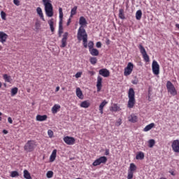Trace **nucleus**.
I'll return each mask as SVG.
<instances>
[{
  "instance_id": "nucleus-4",
  "label": "nucleus",
  "mask_w": 179,
  "mask_h": 179,
  "mask_svg": "<svg viewBox=\"0 0 179 179\" xmlns=\"http://www.w3.org/2000/svg\"><path fill=\"white\" fill-rule=\"evenodd\" d=\"M59 22L58 34L59 37H62V33H64V27H62V19H64V13L62 12V8H59Z\"/></svg>"
},
{
  "instance_id": "nucleus-56",
  "label": "nucleus",
  "mask_w": 179,
  "mask_h": 179,
  "mask_svg": "<svg viewBox=\"0 0 179 179\" xmlns=\"http://www.w3.org/2000/svg\"><path fill=\"white\" fill-rule=\"evenodd\" d=\"M69 24H71V18H69L67 22V26H69Z\"/></svg>"
},
{
  "instance_id": "nucleus-10",
  "label": "nucleus",
  "mask_w": 179,
  "mask_h": 179,
  "mask_svg": "<svg viewBox=\"0 0 179 179\" xmlns=\"http://www.w3.org/2000/svg\"><path fill=\"white\" fill-rule=\"evenodd\" d=\"M134 71V64L132 62H129L127 67L124 69V76H129Z\"/></svg>"
},
{
  "instance_id": "nucleus-25",
  "label": "nucleus",
  "mask_w": 179,
  "mask_h": 179,
  "mask_svg": "<svg viewBox=\"0 0 179 179\" xmlns=\"http://www.w3.org/2000/svg\"><path fill=\"white\" fill-rule=\"evenodd\" d=\"M90 53L91 54V55H92V57H97L99 54V50L96 48H92L90 50Z\"/></svg>"
},
{
  "instance_id": "nucleus-23",
  "label": "nucleus",
  "mask_w": 179,
  "mask_h": 179,
  "mask_svg": "<svg viewBox=\"0 0 179 179\" xmlns=\"http://www.w3.org/2000/svg\"><path fill=\"white\" fill-rule=\"evenodd\" d=\"M76 96L78 99H80V100H83V92H82V90L79 87L76 88Z\"/></svg>"
},
{
  "instance_id": "nucleus-61",
  "label": "nucleus",
  "mask_w": 179,
  "mask_h": 179,
  "mask_svg": "<svg viewBox=\"0 0 179 179\" xmlns=\"http://www.w3.org/2000/svg\"><path fill=\"white\" fill-rule=\"evenodd\" d=\"M2 87V83L0 82V89Z\"/></svg>"
},
{
  "instance_id": "nucleus-41",
  "label": "nucleus",
  "mask_w": 179,
  "mask_h": 179,
  "mask_svg": "<svg viewBox=\"0 0 179 179\" xmlns=\"http://www.w3.org/2000/svg\"><path fill=\"white\" fill-rule=\"evenodd\" d=\"M53 176H54V172H52V171H48L46 173V177L48 178H52Z\"/></svg>"
},
{
  "instance_id": "nucleus-6",
  "label": "nucleus",
  "mask_w": 179,
  "mask_h": 179,
  "mask_svg": "<svg viewBox=\"0 0 179 179\" xmlns=\"http://www.w3.org/2000/svg\"><path fill=\"white\" fill-rule=\"evenodd\" d=\"M166 89L168 93H170L171 96H177V90H176V87H174V85L171 81H167Z\"/></svg>"
},
{
  "instance_id": "nucleus-31",
  "label": "nucleus",
  "mask_w": 179,
  "mask_h": 179,
  "mask_svg": "<svg viewBox=\"0 0 179 179\" xmlns=\"http://www.w3.org/2000/svg\"><path fill=\"white\" fill-rule=\"evenodd\" d=\"M3 79H4L5 82L10 83V80H12V77H10V76H8V74H3Z\"/></svg>"
},
{
  "instance_id": "nucleus-62",
  "label": "nucleus",
  "mask_w": 179,
  "mask_h": 179,
  "mask_svg": "<svg viewBox=\"0 0 179 179\" xmlns=\"http://www.w3.org/2000/svg\"><path fill=\"white\" fill-rule=\"evenodd\" d=\"M2 50V46L0 45V51Z\"/></svg>"
},
{
  "instance_id": "nucleus-39",
  "label": "nucleus",
  "mask_w": 179,
  "mask_h": 179,
  "mask_svg": "<svg viewBox=\"0 0 179 179\" xmlns=\"http://www.w3.org/2000/svg\"><path fill=\"white\" fill-rule=\"evenodd\" d=\"M155 143H156V141H155V140L153 139L149 140L148 141L149 148H153V146H155Z\"/></svg>"
},
{
  "instance_id": "nucleus-26",
  "label": "nucleus",
  "mask_w": 179,
  "mask_h": 179,
  "mask_svg": "<svg viewBox=\"0 0 179 179\" xmlns=\"http://www.w3.org/2000/svg\"><path fill=\"white\" fill-rule=\"evenodd\" d=\"M129 121L130 122H133V123L137 122H138V116L135 115L134 114L131 115L130 117H129Z\"/></svg>"
},
{
  "instance_id": "nucleus-15",
  "label": "nucleus",
  "mask_w": 179,
  "mask_h": 179,
  "mask_svg": "<svg viewBox=\"0 0 179 179\" xmlns=\"http://www.w3.org/2000/svg\"><path fill=\"white\" fill-rule=\"evenodd\" d=\"M8 37V34H6L5 32L0 31V43H2V44H3V43H6Z\"/></svg>"
},
{
  "instance_id": "nucleus-13",
  "label": "nucleus",
  "mask_w": 179,
  "mask_h": 179,
  "mask_svg": "<svg viewBox=\"0 0 179 179\" xmlns=\"http://www.w3.org/2000/svg\"><path fill=\"white\" fill-rule=\"evenodd\" d=\"M171 148L175 153H179V140H174L172 142Z\"/></svg>"
},
{
  "instance_id": "nucleus-37",
  "label": "nucleus",
  "mask_w": 179,
  "mask_h": 179,
  "mask_svg": "<svg viewBox=\"0 0 179 179\" xmlns=\"http://www.w3.org/2000/svg\"><path fill=\"white\" fill-rule=\"evenodd\" d=\"M24 178L26 179H31V176H30V173H29V171H24Z\"/></svg>"
},
{
  "instance_id": "nucleus-51",
  "label": "nucleus",
  "mask_w": 179,
  "mask_h": 179,
  "mask_svg": "<svg viewBox=\"0 0 179 179\" xmlns=\"http://www.w3.org/2000/svg\"><path fill=\"white\" fill-rule=\"evenodd\" d=\"M8 122H9V124H13V120H12V117H10L8 118Z\"/></svg>"
},
{
  "instance_id": "nucleus-42",
  "label": "nucleus",
  "mask_w": 179,
  "mask_h": 179,
  "mask_svg": "<svg viewBox=\"0 0 179 179\" xmlns=\"http://www.w3.org/2000/svg\"><path fill=\"white\" fill-rule=\"evenodd\" d=\"M94 47V43H93V41H90L88 43L89 51H90V50H92Z\"/></svg>"
},
{
  "instance_id": "nucleus-1",
  "label": "nucleus",
  "mask_w": 179,
  "mask_h": 179,
  "mask_svg": "<svg viewBox=\"0 0 179 179\" xmlns=\"http://www.w3.org/2000/svg\"><path fill=\"white\" fill-rule=\"evenodd\" d=\"M42 2L45 6L46 16L52 17L54 16V8L51 3V0H42Z\"/></svg>"
},
{
  "instance_id": "nucleus-5",
  "label": "nucleus",
  "mask_w": 179,
  "mask_h": 179,
  "mask_svg": "<svg viewBox=\"0 0 179 179\" xmlns=\"http://www.w3.org/2000/svg\"><path fill=\"white\" fill-rule=\"evenodd\" d=\"M85 38H87V33H86V29L82 27H80L77 33V38L79 41H82V39Z\"/></svg>"
},
{
  "instance_id": "nucleus-55",
  "label": "nucleus",
  "mask_w": 179,
  "mask_h": 179,
  "mask_svg": "<svg viewBox=\"0 0 179 179\" xmlns=\"http://www.w3.org/2000/svg\"><path fill=\"white\" fill-rule=\"evenodd\" d=\"M117 125H121L122 124V122H121V119H119V122H117Z\"/></svg>"
},
{
  "instance_id": "nucleus-7",
  "label": "nucleus",
  "mask_w": 179,
  "mask_h": 179,
  "mask_svg": "<svg viewBox=\"0 0 179 179\" xmlns=\"http://www.w3.org/2000/svg\"><path fill=\"white\" fill-rule=\"evenodd\" d=\"M138 48L141 55H143V58L145 62H149V61H150V58L149 57V55L146 52V50L145 49L143 45H142V44H140L138 45Z\"/></svg>"
},
{
  "instance_id": "nucleus-58",
  "label": "nucleus",
  "mask_w": 179,
  "mask_h": 179,
  "mask_svg": "<svg viewBox=\"0 0 179 179\" xmlns=\"http://www.w3.org/2000/svg\"><path fill=\"white\" fill-rule=\"evenodd\" d=\"M2 115V113L0 112V121H2V117H1Z\"/></svg>"
},
{
  "instance_id": "nucleus-36",
  "label": "nucleus",
  "mask_w": 179,
  "mask_h": 179,
  "mask_svg": "<svg viewBox=\"0 0 179 179\" xmlns=\"http://www.w3.org/2000/svg\"><path fill=\"white\" fill-rule=\"evenodd\" d=\"M136 165H135V164L134 163L130 164L129 171L134 173V171H136Z\"/></svg>"
},
{
  "instance_id": "nucleus-30",
  "label": "nucleus",
  "mask_w": 179,
  "mask_h": 179,
  "mask_svg": "<svg viewBox=\"0 0 179 179\" xmlns=\"http://www.w3.org/2000/svg\"><path fill=\"white\" fill-rule=\"evenodd\" d=\"M154 127H155V123H150L143 129V131L144 132H148V131H150L152 128H154Z\"/></svg>"
},
{
  "instance_id": "nucleus-14",
  "label": "nucleus",
  "mask_w": 179,
  "mask_h": 179,
  "mask_svg": "<svg viewBox=\"0 0 179 179\" xmlns=\"http://www.w3.org/2000/svg\"><path fill=\"white\" fill-rule=\"evenodd\" d=\"M99 75L103 76V78H108L110 71L107 69H101L99 70Z\"/></svg>"
},
{
  "instance_id": "nucleus-43",
  "label": "nucleus",
  "mask_w": 179,
  "mask_h": 179,
  "mask_svg": "<svg viewBox=\"0 0 179 179\" xmlns=\"http://www.w3.org/2000/svg\"><path fill=\"white\" fill-rule=\"evenodd\" d=\"M83 43V46L85 48H87V38H84L82 39Z\"/></svg>"
},
{
  "instance_id": "nucleus-18",
  "label": "nucleus",
  "mask_w": 179,
  "mask_h": 179,
  "mask_svg": "<svg viewBox=\"0 0 179 179\" xmlns=\"http://www.w3.org/2000/svg\"><path fill=\"white\" fill-rule=\"evenodd\" d=\"M102 82H103V78L101 76L97 77V83H96V87H97V92H100L101 90V87L102 85Z\"/></svg>"
},
{
  "instance_id": "nucleus-60",
  "label": "nucleus",
  "mask_w": 179,
  "mask_h": 179,
  "mask_svg": "<svg viewBox=\"0 0 179 179\" xmlns=\"http://www.w3.org/2000/svg\"><path fill=\"white\" fill-rule=\"evenodd\" d=\"M109 153H110V152H108V150H106V155H109Z\"/></svg>"
},
{
  "instance_id": "nucleus-33",
  "label": "nucleus",
  "mask_w": 179,
  "mask_h": 179,
  "mask_svg": "<svg viewBox=\"0 0 179 179\" xmlns=\"http://www.w3.org/2000/svg\"><path fill=\"white\" fill-rule=\"evenodd\" d=\"M136 20H141V19H142V10H138L136 11Z\"/></svg>"
},
{
  "instance_id": "nucleus-52",
  "label": "nucleus",
  "mask_w": 179,
  "mask_h": 179,
  "mask_svg": "<svg viewBox=\"0 0 179 179\" xmlns=\"http://www.w3.org/2000/svg\"><path fill=\"white\" fill-rule=\"evenodd\" d=\"M88 73H90V75H91V76H93V75H94V73H95L94 71H90Z\"/></svg>"
},
{
  "instance_id": "nucleus-50",
  "label": "nucleus",
  "mask_w": 179,
  "mask_h": 179,
  "mask_svg": "<svg viewBox=\"0 0 179 179\" xmlns=\"http://www.w3.org/2000/svg\"><path fill=\"white\" fill-rule=\"evenodd\" d=\"M96 46L97 48H101V42H97Z\"/></svg>"
},
{
  "instance_id": "nucleus-8",
  "label": "nucleus",
  "mask_w": 179,
  "mask_h": 179,
  "mask_svg": "<svg viewBox=\"0 0 179 179\" xmlns=\"http://www.w3.org/2000/svg\"><path fill=\"white\" fill-rule=\"evenodd\" d=\"M152 73L157 76L160 73V65H159V63L156 60L152 61Z\"/></svg>"
},
{
  "instance_id": "nucleus-64",
  "label": "nucleus",
  "mask_w": 179,
  "mask_h": 179,
  "mask_svg": "<svg viewBox=\"0 0 179 179\" xmlns=\"http://www.w3.org/2000/svg\"><path fill=\"white\" fill-rule=\"evenodd\" d=\"M166 1H170V0H166Z\"/></svg>"
},
{
  "instance_id": "nucleus-11",
  "label": "nucleus",
  "mask_w": 179,
  "mask_h": 179,
  "mask_svg": "<svg viewBox=\"0 0 179 179\" xmlns=\"http://www.w3.org/2000/svg\"><path fill=\"white\" fill-rule=\"evenodd\" d=\"M69 36V33L68 32H65L63 36H62V38L61 41L62 45H60L61 48H65V47H66L68 43V36Z\"/></svg>"
},
{
  "instance_id": "nucleus-9",
  "label": "nucleus",
  "mask_w": 179,
  "mask_h": 179,
  "mask_svg": "<svg viewBox=\"0 0 179 179\" xmlns=\"http://www.w3.org/2000/svg\"><path fill=\"white\" fill-rule=\"evenodd\" d=\"M106 163H107V157L103 156L96 159L92 163V166H94V167H96L97 166H100V164H106Z\"/></svg>"
},
{
  "instance_id": "nucleus-12",
  "label": "nucleus",
  "mask_w": 179,
  "mask_h": 179,
  "mask_svg": "<svg viewBox=\"0 0 179 179\" xmlns=\"http://www.w3.org/2000/svg\"><path fill=\"white\" fill-rule=\"evenodd\" d=\"M63 141L65 142V143H66V145H75V142H76L75 138L68 136L64 137Z\"/></svg>"
},
{
  "instance_id": "nucleus-44",
  "label": "nucleus",
  "mask_w": 179,
  "mask_h": 179,
  "mask_svg": "<svg viewBox=\"0 0 179 179\" xmlns=\"http://www.w3.org/2000/svg\"><path fill=\"white\" fill-rule=\"evenodd\" d=\"M83 74V73L82 71L77 72L75 75V78H76V79H79V78L82 77Z\"/></svg>"
},
{
  "instance_id": "nucleus-22",
  "label": "nucleus",
  "mask_w": 179,
  "mask_h": 179,
  "mask_svg": "<svg viewBox=\"0 0 179 179\" xmlns=\"http://www.w3.org/2000/svg\"><path fill=\"white\" fill-rule=\"evenodd\" d=\"M36 12H37L38 15H39V17H41V19L43 22H45V19H44V14H43V10L40 7H38L36 8Z\"/></svg>"
},
{
  "instance_id": "nucleus-19",
  "label": "nucleus",
  "mask_w": 179,
  "mask_h": 179,
  "mask_svg": "<svg viewBox=\"0 0 179 179\" xmlns=\"http://www.w3.org/2000/svg\"><path fill=\"white\" fill-rule=\"evenodd\" d=\"M121 108L117 103L113 104V106L110 108V111H113L114 113H117V111H120Z\"/></svg>"
},
{
  "instance_id": "nucleus-29",
  "label": "nucleus",
  "mask_w": 179,
  "mask_h": 179,
  "mask_svg": "<svg viewBox=\"0 0 179 179\" xmlns=\"http://www.w3.org/2000/svg\"><path fill=\"white\" fill-rule=\"evenodd\" d=\"M136 160H143L145 159V154L143 152H138L136 156Z\"/></svg>"
},
{
  "instance_id": "nucleus-63",
  "label": "nucleus",
  "mask_w": 179,
  "mask_h": 179,
  "mask_svg": "<svg viewBox=\"0 0 179 179\" xmlns=\"http://www.w3.org/2000/svg\"><path fill=\"white\" fill-rule=\"evenodd\" d=\"M160 179H167V178L162 177L160 178Z\"/></svg>"
},
{
  "instance_id": "nucleus-16",
  "label": "nucleus",
  "mask_w": 179,
  "mask_h": 179,
  "mask_svg": "<svg viewBox=\"0 0 179 179\" xmlns=\"http://www.w3.org/2000/svg\"><path fill=\"white\" fill-rule=\"evenodd\" d=\"M79 24L80 25V27L85 28L87 26V21H86V18L85 17L81 16L79 19Z\"/></svg>"
},
{
  "instance_id": "nucleus-35",
  "label": "nucleus",
  "mask_w": 179,
  "mask_h": 179,
  "mask_svg": "<svg viewBox=\"0 0 179 179\" xmlns=\"http://www.w3.org/2000/svg\"><path fill=\"white\" fill-rule=\"evenodd\" d=\"M17 92H19V89L17 87H14L11 89V97H13L17 94Z\"/></svg>"
},
{
  "instance_id": "nucleus-59",
  "label": "nucleus",
  "mask_w": 179,
  "mask_h": 179,
  "mask_svg": "<svg viewBox=\"0 0 179 179\" xmlns=\"http://www.w3.org/2000/svg\"><path fill=\"white\" fill-rule=\"evenodd\" d=\"M176 27H177V29H179V24H176Z\"/></svg>"
},
{
  "instance_id": "nucleus-27",
  "label": "nucleus",
  "mask_w": 179,
  "mask_h": 179,
  "mask_svg": "<svg viewBox=\"0 0 179 179\" xmlns=\"http://www.w3.org/2000/svg\"><path fill=\"white\" fill-rule=\"evenodd\" d=\"M118 16H119L120 19H122V20H125V13L124 11V9L120 8L119 10V15H118Z\"/></svg>"
},
{
  "instance_id": "nucleus-2",
  "label": "nucleus",
  "mask_w": 179,
  "mask_h": 179,
  "mask_svg": "<svg viewBox=\"0 0 179 179\" xmlns=\"http://www.w3.org/2000/svg\"><path fill=\"white\" fill-rule=\"evenodd\" d=\"M128 97L129 101L127 103V107L129 108H134V107L135 106V103H136V101H135V91L134 90V88H130L129 90Z\"/></svg>"
},
{
  "instance_id": "nucleus-32",
  "label": "nucleus",
  "mask_w": 179,
  "mask_h": 179,
  "mask_svg": "<svg viewBox=\"0 0 179 179\" xmlns=\"http://www.w3.org/2000/svg\"><path fill=\"white\" fill-rule=\"evenodd\" d=\"M48 24L50 26V30L52 33H54V19H51L48 21Z\"/></svg>"
},
{
  "instance_id": "nucleus-49",
  "label": "nucleus",
  "mask_w": 179,
  "mask_h": 179,
  "mask_svg": "<svg viewBox=\"0 0 179 179\" xmlns=\"http://www.w3.org/2000/svg\"><path fill=\"white\" fill-rule=\"evenodd\" d=\"M14 5H16V6H19L20 5V1L19 0H13Z\"/></svg>"
},
{
  "instance_id": "nucleus-28",
  "label": "nucleus",
  "mask_w": 179,
  "mask_h": 179,
  "mask_svg": "<svg viewBox=\"0 0 179 179\" xmlns=\"http://www.w3.org/2000/svg\"><path fill=\"white\" fill-rule=\"evenodd\" d=\"M61 108V106L58 104H55L52 108V114H57L58 113V110Z\"/></svg>"
},
{
  "instance_id": "nucleus-40",
  "label": "nucleus",
  "mask_w": 179,
  "mask_h": 179,
  "mask_svg": "<svg viewBox=\"0 0 179 179\" xmlns=\"http://www.w3.org/2000/svg\"><path fill=\"white\" fill-rule=\"evenodd\" d=\"M10 177L13 178H15V177H19V172L16 171H12L10 173Z\"/></svg>"
},
{
  "instance_id": "nucleus-20",
  "label": "nucleus",
  "mask_w": 179,
  "mask_h": 179,
  "mask_svg": "<svg viewBox=\"0 0 179 179\" xmlns=\"http://www.w3.org/2000/svg\"><path fill=\"white\" fill-rule=\"evenodd\" d=\"M47 118H48V117L47 116V115H38L36 117V121H40V122H43V121H47Z\"/></svg>"
},
{
  "instance_id": "nucleus-47",
  "label": "nucleus",
  "mask_w": 179,
  "mask_h": 179,
  "mask_svg": "<svg viewBox=\"0 0 179 179\" xmlns=\"http://www.w3.org/2000/svg\"><path fill=\"white\" fill-rule=\"evenodd\" d=\"M48 135L49 136V138H52L54 136V131H52V130L49 129L48 131Z\"/></svg>"
},
{
  "instance_id": "nucleus-21",
  "label": "nucleus",
  "mask_w": 179,
  "mask_h": 179,
  "mask_svg": "<svg viewBox=\"0 0 179 179\" xmlns=\"http://www.w3.org/2000/svg\"><path fill=\"white\" fill-rule=\"evenodd\" d=\"M55 159H57V150H53L50 157V163L55 162Z\"/></svg>"
},
{
  "instance_id": "nucleus-48",
  "label": "nucleus",
  "mask_w": 179,
  "mask_h": 179,
  "mask_svg": "<svg viewBox=\"0 0 179 179\" xmlns=\"http://www.w3.org/2000/svg\"><path fill=\"white\" fill-rule=\"evenodd\" d=\"M131 83L133 85H138V83H139V80H138V78H135L131 81Z\"/></svg>"
},
{
  "instance_id": "nucleus-45",
  "label": "nucleus",
  "mask_w": 179,
  "mask_h": 179,
  "mask_svg": "<svg viewBox=\"0 0 179 179\" xmlns=\"http://www.w3.org/2000/svg\"><path fill=\"white\" fill-rule=\"evenodd\" d=\"M1 19L3 20H6V12L1 11Z\"/></svg>"
},
{
  "instance_id": "nucleus-34",
  "label": "nucleus",
  "mask_w": 179,
  "mask_h": 179,
  "mask_svg": "<svg viewBox=\"0 0 179 179\" xmlns=\"http://www.w3.org/2000/svg\"><path fill=\"white\" fill-rule=\"evenodd\" d=\"M78 6H75L71 10L70 17H73V16H75V15L76 14Z\"/></svg>"
},
{
  "instance_id": "nucleus-3",
  "label": "nucleus",
  "mask_w": 179,
  "mask_h": 179,
  "mask_svg": "<svg viewBox=\"0 0 179 179\" xmlns=\"http://www.w3.org/2000/svg\"><path fill=\"white\" fill-rule=\"evenodd\" d=\"M37 145L36 144V141L33 140H29L27 142V143L24 146V150L27 152V153H30L31 152H34Z\"/></svg>"
},
{
  "instance_id": "nucleus-17",
  "label": "nucleus",
  "mask_w": 179,
  "mask_h": 179,
  "mask_svg": "<svg viewBox=\"0 0 179 179\" xmlns=\"http://www.w3.org/2000/svg\"><path fill=\"white\" fill-rule=\"evenodd\" d=\"M107 104H108V102L106 100H103L99 105V113L100 114H103V110H104V107L105 106H107Z\"/></svg>"
},
{
  "instance_id": "nucleus-24",
  "label": "nucleus",
  "mask_w": 179,
  "mask_h": 179,
  "mask_svg": "<svg viewBox=\"0 0 179 179\" xmlns=\"http://www.w3.org/2000/svg\"><path fill=\"white\" fill-rule=\"evenodd\" d=\"M80 106L82 108H89V107H90V102H89V101H83L81 102Z\"/></svg>"
},
{
  "instance_id": "nucleus-46",
  "label": "nucleus",
  "mask_w": 179,
  "mask_h": 179,
  "mask_svg": "<svg viewBox=\"0 0 179 179\" xmlns=\"http://www.w3.org/2000/svg\"><path fill=\"white\" fill-rule=\"evenodd\" d=\"M127 178L128 179L134 178V172H131V171H128Z\"/></svg>"
},
{
  "instance_id": "nucleus-57",
  "label": "nucleus",
  "mask_w": 179,
  "mask_h": 179,
  "mask_svg": "<svg viewBox=\"0 0 179 179\" xmlns=\"http://www.w3.org/2000/svg\"><path fill=\"white\" fill-rule=\"evenodd\" d=\"M55 92H59V86L56 87Z\"/></svg>"
},
{
  "instance_id": "nucleus-54",
  "label": "nucleus",
  "mask_w": 179,
  "mask_h": 179,
  "mask_svg": "<svg viewBox=\"0 0 179 179\" xmlns=\"http://www.w3.org/2000/svg\"><path fill=\"white\" fill-rule=\"evenodd\" d=\"M8 133V130L6 129L3 130V134H4V135H6Z\"/></svg>"
},
{
  "instance_id": "nucleus-38",
  "label": "nucleus",
  "mask_w": 179,
  "mask_h": 179,
  "mask_svg": "<svg viewBox=\"0 0 179 179\" xmlns=\"http://www.w3.org/2000/svg\"><path fill=\"white\" fill-rule=\"evenodd\" d=\"M90 62L92 64V65H96V64H97V58L96 57H91L90 59Z\"/></svg>"
},
{
  "instance_id": "nucleus-53",
  "label": "nucleus",
  "mask_w": 179,
  "mask_h": 179,
  "mask_svg": "<svg viewBox=\"0 0 179 179\" xmlns=\"http://www.w3.org/2000/svg\"><path fill=\"white\" fill-rule=\"evenodd\" d=\"M35 26H36V29H38V27H40V23L36 22Z\"/></svg>"
}]
</instances>
